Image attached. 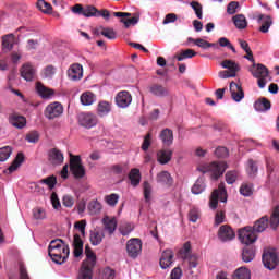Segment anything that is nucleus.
I'll use <instances>...</instances> for the list:
<instances>
[{
    "instance_id": "nucleus-1",
    "label": "nucleus",
    "mask_w": 279,
    "mask_h": 279,
    "mask_svg": "<svg viewBox=\"0 0 279 279\" xmlns=\"http://www.w3.org/2000/svg\"><path fill=\"white\" fill-rule=\"evenodd\" d=\"M69 254H71V250L69 248V244L64 243V240L56 239L50 242L48 246V255L57 265L66 263Z\"/></svg>"
},
{
    "instance_id": "nucleus-2",
    "label": "nucleus",
    "mask_w": 279,
    "mask_h": 279,
    "mask_svg": "<svg viewBox=\"0 0 279 279\" xmlns=\"http://www.w3.org/2000/svg\"><path fill=\"white\" fill-rule=\"evenodd\" d=\"M250 73L257 80L258 88H265L267 86V77H269V69L262 63H253L248 69Z\"/></svg>"
},
{
    "instance_id": "nucleus-3",
    "label": "nucleus",
    "mask_w": 279,
    "mask_h": 279,
    "mask_svg": "<svg viewBox=\"0 0 279 279\" xmlns=\"http://www.w3.org/2000/svg\"><path fill=\"white\" fill-rule=\"evenodd\" d=\"M70 170L76 180H81L86 175V169L82 165V157L70 154Z\"/></svg>"
},
{
    "instance_id": "nucleus-4",
    "label": "nucleus",
    "mask_w": 279,
    "mask_h": 279,
    "mask_svg": "<svg viewBox=\"0 0 279 279\" xmlns=\"http://www.w3.org/2000/svg\"><path fill=\"white\" fill-rule=\"evenodd\" d=\"M262 260L266 269H269L270 271L278 267L279 259L276 248L264 250Z\"/></svg>"
},
{
    "instance_id": "nucleus-5",
    "label": "nucleus",
    "mask_w": 279,
    "mask_h": 279,
    "mask_svg": "<svg viewBox=\"0 0 279 279\" xmlns=\"http://www.w3.org/2000/svg\"><path fill=\"white\" fill-rule=\"evenodd\" d=\"M64 112V107L62 104L54 101L50 102L44 110V116L49 121H53V119H58V117H62Z\"/></svg>"
},
{
    "instance_id": "nucleus-6",
    "label": "nucleus",
    "mask_w": 279,
    "mask_h": 279,
    "mask_svg": "<svg viewBox=\"0 0 279 279\" xmlns=\"http://www.w3.org/2000/svg\"><path fill=\"white\" fill-rule=\"evenodd\" d=\"M226 169H228V165L226 162L214 161L205 167L204 173H211L213 180H219L221 174L226 173Z\"/></svg>"
},
{
    "instance_id": "nucleus-7",
    "label": "nucleus",
    "mask_w": 279,
    "mask_h": 279,
    "mask_svg": "<svg viewBox=\"0 0 279 279\" xmlns=\"http://www.w3.org/2000/svg\"><path fill=\"white\" fill-rule=\"evenodd\" d=\"M238 236L244 245H252V243H256V240L258 239V235L254 232L252 227H244L243 229H240Z\"/></svg>"
},
{
    "instance_id": "nucleus-8",
    "label": "nucleus",
    "mask_w": 279,
    "mask_h": 279,
    "mask_svg": "<svg viewBox=\"0 0 279 279\" xmlns=\"http://www.w3.org/2000/svg\"><path fill=\"white\" fill-rule=\"evenodd\" d=\"M113 16H117L120 20V23H123L124 27L128 29L131 25H136L138 21H141V13H132L128 12H113ZM132 16V17H130Z\"/></svg>"
},
{
    "instance_id": "nucleus-9",
    "label": "nucleus",
    "mask_w": 279,
    "mask_h": 279,
    "mask_svg": "<svg viewBox=\"0 0 279 279\" xmlns=\"http://www.w3.org/2000/svg\"><path fill=\"white\" fill-rule=\"evenodd\" d=\"M219 198L221 202H227L226 198V185L220 183L218 190H214L210 196L209 206L213 210L217 209L219 205Z\"/></svg>"
},
{
    "instance_id": "nucleus-10",
    "label": "nucleus",
    "mask_w": 279,
    "mask_h": 279,
    "mask_svg": "<svg viewBox=\"0 0 279 279\" xmlns=\"http://www.w3.org/2000/svg\"><path fill=\"white\" fill-rule=\"evenodd\" d=\"M126 252L130 258H138V254L143 252V242L141 239L133 238L126 242Z\"/></svg>"
},
{
    "instance_id": "nucleus-11",
    "label": "nucleus",
    "mask_w": 279,
    "mask_h": 279,
    "mask_svg": "<svg viewBox=\"0 0 279 279\" xmlns=\"http://www.w3.org/2000/svg\"><path fill=\"white\" fill-rule=\"evenodd\" d=\"M78 123L83 128H87V130H90V128H95V125H97L98 123L97 116L90 112L81 113L78 116Z\"/></svg>"
},
{
    "instance_id": "nucleus-12",
    "label": "nucleus",
    "mask_w": 279,
    "mask_h": 279,
    "mask_svg": "<svg viewBox=\"0 0 279 279\" xmlns=\"http://www.w3.org/2000/svg\"><path fill=\"white\" fill-rule=\"evenodd\" d=\"M68 77L72 82H77V80H82L84 77V69L80 63L72 64L68 70Z\"/></svg>"
},
{
    "instance_id": "nucleus-13",
    "label": "nucleus",
    "mask_w": 279,
    "mask_h": 279,
    "mask_svg": "<svg viewBox=\"0 0 279 279\" xmlns=\"http://www.w3.org/2000/svg\"><path fill=\"white\" fill-rule=\"evenodd\" d=\"M116 104L119 108H128L132 104V94L126 90L119 92L116 96Z\"/></svg>"
},
{
    "instance_id": "nucleus-14",
    "label": "nucleus",
    "mask_w": 279,
    "mask_h": 279,
    "mask_svg": "<svg viewBox=\"0 0 279 279\" xmlns=\"http://www.w3.org/2000/svg\"><path fill=\"white\" fill-rule=\"evenodd\" d=\"M234 236H236V233L228 225H222L218 230V239L222 242L232 241Z\"/></svg>"
},
{
    "instance_id": "nucleus-15",
    "label": "nucleus",
    "mask_w": 279,
    "mask_h": 279,
    "mask_svg": "<svg viewBox=\"0 0 279 279\" xmlns=\"http://www.w3.org/2000/svg\"><path fill=\"white\" fill-rule=\"evenodd\" d=\"M231 98L233 101H241L245 97V93L243 92V87L236 84L234 81L230 83L229 86Z\"/></svg>"
},
{
    "instance_id": "nucleus-16",
    "label": "nucleus",
    "mask_w": 279,
    "mask_h": 279,
    "mask_svg": "<svg viewBox=\"0 0 279 279\" xmlns=\"http://www.w3.org/2000/svg\"><path fill=\"white\" fill-rule=\"evenodd\" d=\"M20 73L21 77H23V80L26 82H33L34 77H36V69H34L32 63H25L22 65Z\"/></svg>"
},
{
    "instance_id": "nucleus-17",
    "label": "nucleus",
    "mask_w": 279,
    "mask_h": 279,
    "mask_svg": "<svg viewBox=\"0 0 279 279\" xmlns=\"http://www.w3.org/2000/svg\"><path fill=\"white\" fill-rule=\"evenodd\" d=\"M48 160L54 166L62 165L64 162V154L58 148H51L48 151Z\"/></svg>"
},
{
    "instance_id": "nucleus-18",
    "label": "nucleus",
    "mask_w": 279,
    "mask_h": 279,
    "mask_svg": "<svg viewBox=\"0 0 279 279\" xmlns=\"http://www.w3.org/2000/svg\"><path fill=\"white\" fill-rule=\"evenodd\" d=\"M9 123L13 125V128H17V130H23L27 125V119L21 114L12 113L9 117Z\"/></svg>"
},
{
    "instance_id": "nucleus-19",
    "label": "nucleus",
    "mask_w": 279,
    "mask_h": 279,
    "mask_svg": "<svg viewBox=\"0 0 279 279\" xmlns=\"http://www.w3.org/2000/svg\"><path fill=\"white\" fill-rule=\"evenodd\" d=\"M173 251L166 250L162 252L161 257L159 259V265L161 269H169L170 265H173Z\"/></svg>"
},
{
    "instance_id": "nucleus-20",
    "label": "nucleus",
    "mask_w": 279,
    "mask_h": 279,
    "mask_svg": "<svg viewBox=\"0 0 279 279\" xmlns=\"http://www.w3.org/2000/svg\"><path fill=\"white\" fill-rule=\"evenodd\" d=\"M257 23H262L259 32H262V34H267V32H269V27L274 25V20L270 17V15L259 14L257 16Z\"/></svg>"
},
{
    "instance_id": "nucleus-21",
    "label": "nucleus",
    "mask_w": 279,
    "mask_h": 279,
    "mask_svg": "<svg viewBox=\"0 0 279 279\" xmlns=\"http://www.w3.org/2000/svg\"><path fill=\"white\" fill-rule=\"evenodd\" d=\"M93 269H95V265L82 263L81 268L78 270L77 279H93Z\"/></svg>"
},
{
    "instance_id": "nucleus-22",
    "label": "nucleus",
    "mask_w": 279,
    "mask_h": 279,
    "mask_svg": "<svg viewBox=\"0 0 279 279\" xmlns=\"http://www.w3.org/2000/svg\"><path fill=\"white\" fill-rule=\"evenodd\" d=\"M73 254L74 258H80L84 254V241H82V238L80 234H74L73 239Z\"/></svg>"
},
{
    "instance_id": "nucleus-23",
    "label": "nucleus",
    "mask_w": 279,
    "mask_h": 279,
    "mask_svg": "<svg viewBox=\"0 0 279 279\" xmlns=\"http://www.w3.org/2000/svg\"><path fill=\"white\" fill-rule=\"evenodd\" d=\"M36 90L41 99H51L56 95V90L45 86L43 83L36 84Z\"/></svg>"
},
{
    "instance_id": "nucleus-24",
    "label": "nucleus",
    "mask_w": 279,
    "mask_h": 279,
    "mask_svg": "<svg viewBox=\"0 0 279 279\" xmlns=\"http://www.w3.org/2000/svg\"><path fill=\"white\" fill-rule=\"evenodd\" d=\"M157 182L168 189L173 186V177L168 171H161L157 174Z\"/></svg>"
},
{
    "instance_id": "nucleus-25",
    "label": "nucleus",
    "mask_w": 279,
    "mask_h": 279,
    "mask_svg": "<svg viewBox=\"0 0 279 279\" xmlns=\"http://www.w3.org/2000/svg\"><path fill=\"white\" fill-rule=\"evenodd\" d=\"M220 66H222V69H228L227 71L231 75H234L235 77H236V73L241 71V66L239 65V63H235L233 60H230V59L223 60L220 63Z\"/></svg>"
},
{
    "instance_id": "nucleus-26",
    "label": "nucleus",
    "mask_w": 279,
    "mask_h": 279,
    "mask_svg": "<svg viewBox=\"0 0 279 279\" xmlns=\"http://www.w3.org/2000/svg\"><path fill=\"white\" fill-rule=\"evenodd\" d=\"M269 227V217L263 216L257 221H255L254 226L252 227L253 232L256 234L260 232H265Z\"/></svg>"
},
{
    "instance_id": "nucleus-27",
    "label": "nucleus",
    "mask_w": 279,
    "mask_h": 279,
    "mask_svg": "<svg viewBox=\"0 0 279 279\" xmlns=\"http://www.w3.org/2000/svg\"><path fill=\"white\" fill-rule=\"evenodd\" d=\"M159 138L165 147H171L173 145V131L171 129H163L159 134Z\"/></svg>"
},
{
    "instance_id": "nucleus-28",
    "label": "nucleus",
    "mask_w": 279,
    "mask_h": 279,
    "mask_svg": "<svg viewBox=\"0 0 279 279\" xmlns=\"http://www.w3.org/2000/svg\"><path fill=\"white\" fill-rule=\"evenodd\" d=\"M254 108L257 112H267L268 110H271V101L262 97L254 102Z\"/></svg>"
},
{
    "instance_id": "nucleus-29",
    "label": "nucleus",
    "mask_w": 279,
    "mask_h": 279,
    "mask_svg": "<svg viewBox=\"0 0 279 279\" xmlns=\"http://www.w3.org/2000/svg\"><path fill=\"white\" fill-rule=\"evenodd\" d=\"M172 157H173V150L169 148L161 149L157 153V160L159 165H168V162H171Z\"/></svg>"
},
{
    "instance_id": "nucleus-30",
    "label": "nucleus",
    "mask_w": 279,
    "mask_h": 279,
    "mask_svg": "<svg viewBox=\"0 0 279 279\" xmlns=\"http://www.w3.org/2000/svg\"><path fill=\"white\" fill-rule=\"evenodd\" d=\"M149 93L155 97H167L169 89L161 84L155 83L149 86Z\"/></svg>"
},
{
    "instance_id": "nucleus-31",
    "label": "nucleus",
    "mask_w": 279,
    "mask_h": 279,
    "mask_svg": "<svg viewBox=\"0 0 279 279\" xmlns=\"http://www.w3.org/2000/svg\"><path fill=\"white\" fill-rule=\"evenodd\" d=\"M256 258V247L246 245L242 251V260L244 263H252Z\"/></svg>"
},
{
    "instance_id": "nucleus-32",
    "label": "nucleus",
    "mask_w": 279,
    "mask_h": 279,
    "mask_svg": "<svg viewBox=\"0 0 279 279\" xmlns=\"http://www.w3.org/2000/svg\"><path fill=\"white\" fill-rule=\"evenodd\" d=\"M102 223L108 234H114V230H117V218H110L109 216H106L102 218Z\"/></svg>"
},
{
    "instance_id": "nucleus-33",
    "label": "nucleus",
    "mask_w": 279,
    "mask_h": 279,
    "mask_svg": "<svg viewBox=\"0 0 279 279\" xmlns=\"http://www.w3.org/2000/svg\"><path fill=\"white\" fill-rule=\"evenodd\" d=\"M25 155H23V153H19L11 166L7 170H4V173H14V171H16V169L20 168L21 165H23Z\"/></svg>"
},
{
    "instance_id": "nucleus-34",
    "label": "nucleus",
    "mask_w": 279,
    "mask_h": 279,
    "mask_svg": "<svg viewBox=\"0 0 279 279\" xmlns=\"http://www.w3.org/2000/svg\"><path fill=\"white\" fill-rule=\"evenodd\" d=\"M111 110H112V104H110L106 100H101L98 102L97 113L99 117H106V116L110 114Z\"/></svg>"
},
{
    "instance_id": "nucleus-35",
    "label": "nucleus",
    "mask_w": 279,
    "mask_h": 279,
    "mask_svg": "<svg viewBox=\"0 0 279 279\" xmlns=\"http://www.w3.org/2000/svg\"><path fill=\"white\" fill-rule=\"evenodd\" d=\"M16 43V38L14 34H8L2 36V48L7 51H12L14 49V44Z\"/></svg>"
},
{
    "instance_id": "nucleus-36",
    "label": "nucleus",
    "mask_w": 279,
    "mask_h": 279,
    "mask_svg": "<svg viewBox=\"0 0 279 279\" xmlns=\"http://www.w3.org/2000/svg\"><path fill=\"white\" fill-rule=\"evenodd\" d=\"M206 191V179L204 177H201L196 180L194 185L192 186V193L194 195H199Z\"/></svg>"
},
{
    "instance_id": "nucleus-37",
    "label": "nucleus",
    "mask_w": 279,
    "mask_h": 279,
    "mask_svg": "<svg viewBox=\"0 0 279 279\" xmlns=\"http://www.w3.org/2000/svg\"><path fill=\"white\" fill-rule=\"evenodd\" d=\"M97 101V96L92 92H85L81 95L82 106H93Z\"/></svg>"
},
{
    "instance_id": "nucleus-38",
    "label": "nucleus",
    "mask_w": 279,
    "mask_h": 279,
    "mask_svg": "<svg viewBox=\"0 0 279 279\" xmlns=\"http://www.w3.org/2000/svg\"><path fill=\"white\" fill-rule=\"evenodd\" d=\"M232 279H252V272L247 267H240L233 272Z\"/></svg>"
},
{
    "instance_id": "nucleus-39",
    "label": "nucleus",
    "mask_w": 279,
    "mask_h": 279,
    "mask_svg": "<svg viewBox=\"0 0 279 279\" xmlns=\"http://www.w3.org/2000/svg\"><path fill=\"white\" fill-rule=\"evenodd\" d=\"M129 180L132 186H138L141 184V170L138 168L131 169Z\"/></svg>"
},
{
    "instance_id": "nucleus-40",
    "label": "nucleus",
    "mask_w": 279,
    "mask_h": 279,
    "mask_svg": "<svg viewBox=\"0 0 279 279\" xmlns=\"http://www.w3.org/2000/svg\"><path fill=\"white\" fill-rule=\"evenodd\" d=\"M85 255L86 259L83 260V263L88 264L90 266L97 265V255H95V252H93V248H90L89 245L85 246Z\"/></svg>"
},
{
    "instance_id": "nucleus-41",
    "label": "nucleus",
    "mask_w": 279,
    "mask_h": 279,
    "mask_svg": "<svg viewBox=\"0 0 279 279\" xmlns=\"http://www.w3.org/2000/svg\"><path fill=\"white\" fill-rule=\"evenodd\" d=\"M233 24L238 29H245L247 27V19L243 14H236L232 17Z\"/></svg>"
},
{
    "instance_id": "nucleus-42",
    "label": "nucleus",
    "mask_w": 279,
    "mask_h": 279,
    "mask_svg": "<svg viewBox=\"0 0 279 279\" xmlns=\"http://www.w3.org/2000/svg\"><path fill=\"white\" fill-rule=\"evenodd\" d=\"M101 203L97 199L90 201L87 205V209L92 215H99L101 213Z\"/></svg>"
},
{
    "instance_id": "nucleus-43",
    "label": "nucleus",
    "mask_w": 279,
    "mask_h": 279,
    "mask_svg": "<svg viewBox=\"0 0 279 279\" xmlns=\"http://www.w3.org/2000/svg\"><path fill=\"white\" fill-rule=\"evenodd\" d=\"M197 56V52L193 49H186L182 50L180 54H175L174 58H177L178 62H182V60H186L189 58H195Z\"/></svg>"
},
{
    "instance_id": "nucleus-44",
    "label": "nucleus",
    "mask_w": 279,
    "mask_h": 279,
    "mask_svg": "<svg viewBox=\"0 0 279 279\" xmlns=\"http://www.w3.org/2000/svg\"><path fill=\"white\" fill-rule=\"evenodd\" d=\"M270 228H272V230H276V228H278L279 226V206H276L271 214H270Z\"/></svg>"
},
{
    "instance_id": "nucleus-45",
    "label": "nucleus",
    "mask_w": 279,
    "mask_h": 279,
    "mask_svg": "<svg viewBox=\"0 0 279 279\" xmlns=\"http://www.w3.org/2000/svg\"><path fill=\"white\" fill-rule=\"evenodd\" d=\"M104 232L94 230L90 232V243L92 245H99L104 241Z\"/></svg>"
},
{
    "instance_id": "nucleus-46",
    "label": "nucleus",
    "mask_w": 279,
    "mask_h": 279,
    "mask_svg": "<svg viewBox=\"0 0 279 279\" xmlns=\"http://www.w3.org/2000/svg\"><path fill=\"white\" fill-rule=\"evenodd\" d=\"M240 194L243 195V197H251V195L254 194V185L252 183H242Z\"/></svg>"
},
{
    "instance_id": "nucleus-47",
    "label": "nucleus",
    "mask_w": 279,
    "mask_h": 279,
    "mask_svg": "<svg viewBox=\"0 0 279 279\" xmlns=\"http://www.w3.org/2000/svg\"><path fill=\"white\" fill-rule=\"evenodd\" d=\"M57 71L58 69L50 64L41 71V75L43 77H45V80H53V76L56 75Z\"/></svg>"
},
{
    "instance_id": "nucleus-48",
    "label": "nucleus",
    "mask_w": 279,
    "mask_h": 279,
    "mask_svg": "<svg viewBox=\"0 0 279 279\" xmlns=\"http://www.w3.org/2000/svg\"><path fill=\"white\" fill-rule=\"evenodd\" d=\"M192 254V248H191V242H185L183 244V247L179 251V256L183 259L186 260L187 257H190Z\"/></svg>"
},
{
    "instance_id": "nucleus-49",
    "label": "nucleus",
    "mask_w": 279,
    "mask_h": 279,
    "mask_svg": "<svg viewBox=\"0 0 279 279\" xmlns=\"http://www.w3.org/2000/svg\"><path fill=\"white\" fill-rule=\"evenodd\" d=\"M187 43H194V45H196V47H201V49H210V41L202 38L194 39L193 37H189Z\"/></svg>"
},
{
    "instance_id": "nucleus-50",
    "label": "nucleus",
    "mask_w": 279,
    "mask_h": 279,
    "mask_svg": "<svg viewBox=\"0 0 279 279\" xmlns=\"http://www.w3.org/2000/svg\"><path fill=\"white\" fill-rule=\"evenodd\" d=\"M37 8H38V10L44 12V14H51V12L53 10L51 4L47 1H45V0H38L37 1Z\"/></svg>"
},
{
    "instance_id": "nucleus-51",
    "label": "nucleus",
    "mask_w": 279,
    "mask_h": 279,
    "mask_svg": "<svg viewBox=\"0 0 279 279\" xmlns=\"http://www.w3.org/2000/svg\"><path fill=\"white\" fill-rule=\"evenodd\" d=\"M12 156V147L3 146L0 148V162H5Z\"/></svg>"
},
{
    "instance_id": "nucleus-52",
    "label": "nucleus",
    "mask_w": 279,
    "mask_h": 279,
    "mask_svg": "<svg viewBox=\"0 0 279 279\" xmlns=\"http://www.w3.org/2000/svg\"><path fill=\"white\" fill-rule=\"evenodd\" d=\"M101 36H105V38H108L109 40H116L117 39V32H114V28L105 27L100 32Z\"/></svg>"
},
{
    "instance_id": "nucleus-53",
    "label": "nucleus",
    "mask_w": 279,
    "mask_h": 279,
    "mask_svg": "<svg viewBox=\"0 0 279 279\" xmlns=\"http://www.w3.org/2000/svg\"><path fill=\"white\" fill-rule=\"evenodd\" d=\"M247 173L251 178H256V173H258V166H256L254 159L248 160Z\"/></svg>"
},
{
    "instance_id": "nucleus-54",
    "label": "nucleus",
    "mask_w": 279,
    "mask_h": 279,
    "mask_svg": "<svg viewBox=\"0 0 279 279\" xmlns=\"http://www.w3.org/2000/svg\"><path fill=\"white\" fill-rule=\"evenodd\" d=\"M191 8L194 10L197 19H203L204 17L203 7H202V4L199 2L192 1L191 2Z\"/></svg>"
},
{
    "instance_id": "nucleus-55",
    "label": "nucleus",
    "mask_w": 279,
    "mask_h": 279,
    "mask_svg": "<svg viewBox=\"0 0 279 279\" xmlns=\"http://www.w3.org/2000/svg\"><path fill=\"white\" fill-rule=\"evenodd\" d=\"M41 184H46L48 189L52 190V189H56V184H58V180L56 179L54 175H50L46 179H43Z\"/></svg>"
},
{
    "instance_id": "nucleus-56",
    "label": "nucleus",
    "mask_w": 279,
    "mask_h": 279,
    "mask_svg": "<svg viewBox=\"0 0 279 279\" xmlns=\"http://www.w3.org/2000/svg\"><path fill=\"white\" fill-rule=\"evenodd\" d=\"M105 202L108 206H117L119 204V196L118 194H109L105 196Z\"/></svg>"
},
{
    "instance_id": "nucleus-57",
    "label": "nucleus",
    "mask_w": 279,
    "mask_h": 279,
    "mask_svg": "<svg viewBox=\"0 0 279 279\" xmlns=\"http://www.w3.org/2000/svg\"><path fill=\"white\" fill-rule=\"evenodd\" d=\"M83 16H86V19H90V16H97V8L93 5L83 8Z\"/></svg>"
},
{
    "instance_id": "nucleus-58",
    "label": "nucleus",
    "mask_w": 279,
    "mask_h": 279,
    "mask_svg": "<svg viewBox=\"0 0 279 279\" xmlns=\"http://www.w3.org/2000/svg\"><path fill=\"white\" fill-rule=\"evenodd\" d=\"M189 221H192V223H197V219H199L201 215H199V209L197 208H192L189 211Z\"/></svg>"
},
{
    "instance_id": "nucleus-59",
    "label": "nucleus",
    "mask_w": 279,
    "mask_h": 279,
    "mask_svg": "<svg viewBox=\"0 0 279 279\" xmlns=\"http://www.w3.org/2000/svg\"><path fill=\"white\" fill-rule=\"evenodd\" d=\"M236 178H239L238 171H229L226 173V182L227 184H234L236 182Z\"/></svg>"
},
{
    "instance_id": "nucleus-60",
    "label": "nucleus",
    "mask_w": 279,
    "mask_h": 279,
    "mask_svg": "<svg viewBox=\"0 0 279 279\" xmlns=\"http://www.w3.org/2000/svg\"><path fill=\"white\" fill-rule=\"evenodd\" d=\"M143 186H144L145 202H149V199H151V184H149V182L145 181Z\"/></svg>"
},
{
    "instance_id": "nucleus-61",
    "label": "nucleus",
    "mask_w": 279,
    "mask_h": 279,
    "mask_svg": "<svg viewBox=\"0 0 279 279\" xmlns=\"http://www.w3.org/2000/svg\"><path fill=\"white\" fill-rule=\"evenodd\" d=\"M40 138V135L38 134V131H31L28 134H26V141L28 143H38Z\"/></svg>"
},
{
    "instance_id": "nucleus-62",
    "label": "nucleus",
    "mask_w": 279,
    "mask_h": 279,
    "mask_svg": "<svg viewBox=\"0 0 279 279\" xmlns=\"http://www.w3.org/2000/svg\"><path fill=\"white\" fill-rule=\"evenodd\" d=\"M215 156H217V158H228V148L223 146L217 147L215 150Z\"/></svg>"
},
{
    "instance_id": "nucleus-63",
    "label": "nucleus",
    "mask_w": 279,
    "mask_h": 279,
    "mask_svg": "<svg viewBox=\"0 0 279 279\" xmlns=\"http://www.w3.org/2000/svg\"><path fill=\"white\" fill-rule=\"evenodd\" d=\"M151 145V133H147L144 137L143 144H142V149L143 151H147Z\"/></svg>"
},
{
    "instance_id": "nucleus-64",
    "label": "nucleus",
    "mask_w": 279,
    "mask_h": 279,
    "mask_svg": "<svg viewBox=\"0 0 279 279\" xmlns=\"http://www.w3.org/2000/svg\"><path fill=\"white\" fill-rule=\"evenodd\" d=\"M239 8L238 1H231L227 7V12L229 14H236V9Z\"/></svg>"
}]
</instances>
